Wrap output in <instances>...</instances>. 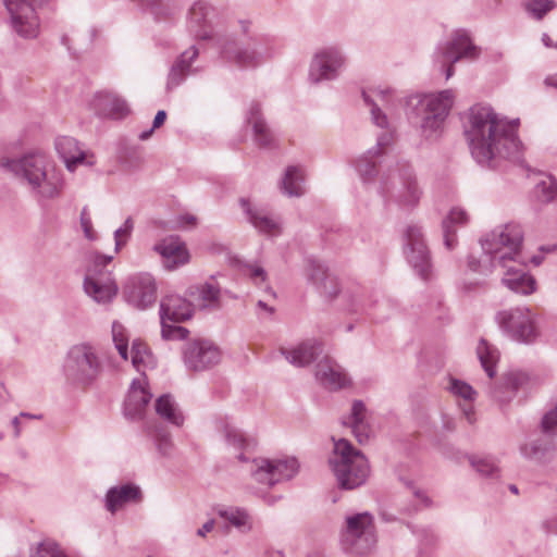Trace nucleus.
Listing matches in <instances>:
<instances>
[{"instance_id": "12", "label": "nucleus", "mask_w": 557, "mask_h": 557, "mask_svg": "<svg viewBox=\"0 0 557 557\" xmlns=\"http://www.w3.org/2000/svg\"><path fill=\"white\" fill-rule=\"evenodd\" d=\"M478 54V48L472 45L468 35L463 32H456L442 55V62L446 66V78L454 75V63L462 58L475 59Z\"/></svg>"}, {"instance_id": "44", "label": "nucleus", "mask_w": 557, "mask_h": 557, "mask_svg": "<svg viewBox=\"0 0 557 557\" xmlns=\"http://www.w3.org/2000/svg\"><path fill=\"white\" fill-rule=\"evenodd\" d=\"M542 426L545 432H557V406L544 416Z\"/></svg>"}, {"instance_id": "20", "label": "nucleus", "mask_w": 557, "mask_h": 557, "mask_svg": "<svg viewBox=\"0 0 557 557\" xmlns=\"http://www.w3.org/2000/svg\"><path fill=\"white\" fill-rule=\"evenodd\" d=\"M151 394L147 388L146 380H134L124 403L125 414L131 418H139L144 414Z\"/></svg>"}, {"instance_id": "31", "label": "nucleus", "mask_w": 557, "mask_h": 557, "mask_svg": "<svg viewBox=\"0 0 557 557\" xmlns=\"http://www.w3.org/2000/svg\"><path fill=\"white\" fill-rule=\"evenodd\" d=\"M198 297L196 300L201 307L214 306L219 301L220 287L214 281L206 282L197 287Z\"/></svg>"}, {"instance_id": "24", "label": "nucleus", "mask_w": 557, "mask_h": 557, "mask_svg": "<svg viewBox=\"0 0 557 557\" xmlns=\"http://www.w3.org/2000/svg\"><path fill=\"white\" fill-rule=\"evenodd\" d=\"M366 408L361 401H355L351 408V414L349 417V426L352 429V433L359 443L366 442L370 437V429L364 422ZM345 424L347 422L345 421Z\"/></svg>"}, {"instance_id": "1", "label": "nucleus", "mask_w": 557, "mask_h": 557, "mask_svg": "<svg viewBox=\"0 0 557 557\" xmlns=\"http://www.w3.org/2000/svg\"><path fill=\"white\" fill-rule=\"evenodd\" d=\"M517 127L518 121L508 122L491 108H473L466 132L473 158L482 164H492L497 159L519 160L522 147Z\"/></svg>"}, {"instance_id": "28", "label": "nucleus", "mask_w": 557, "mask_h": 557, "mask_svg": "<svg viewBox=\"0 0 557 557\" xmlns=\"http://www.w3.org/2000/svg\"><path fill=\"white\" fill-rule=\"evenodd\" d=\"M476 354L481 364L490 377L494 376V368L498 361V351L486 341H480L476 347Z\"/></svg>"}, {"instance_id": "58", "label": "nucleus", "mask_w": 557, "mask_h": 557, "mask_svg": "<svg viewBox=\"0 0 557 557\" xmlns=\"http://www.w3.org/2000/svg\"><path fill=\"white\" fill-rule=\"evenodd\" d=\"M259 306L265 308V305L262 301H259Z\"/></svg>"}, {"instance_id": "54", "label": "nucleus", "mask_w": 557, "mask_h": 557, "mask_svg": "<svg viewBox=\"0 0 557 557\" xmlns=\"http://www.w3.org/2000/svg\"><path fill=\"white\" fill-rule=\"evenodd\" d=\"M545 83L547 85H550V86H554V87H557V74L556 75H552L549 77L546 78Z\"/></svg>"}, {"instance_id": "5", "label": "nucleus", "mask_w": 557, "mask_h": 557, "mask_svg": "<svg viewBox=\"0 0 557 557\" xmlns=\"http://www.w3.org/2000/svg\"><path fill=\"white\" fill-rule=\"evenodd\" d=\"M111 260L112 257L95 255L88 262L84 289L97 302H108L117 293V286L111 274L103 271Z\"/></svg>"}, {"instance_id": "43", "label": "nucleus", "mask_w": 557, "mask_h": 557, "mask_svg": "<svg viewBox=\"0 0 557 557\" xmlns=\"http://www.w3.org/2000/svg\"><path fill=\"white\" fill-rule=\"evenodd\" d=\"M321 290L324 295L334 297L337 294V281L330 274H324L321 283Z\"/></svg>"}, {"instance_id": "39", "label": "nucleus", "mask_w": 557, "mask_h": 557, "mask_svg": "<svg viewBox=\"0 0 557 557\" xmlns=\"http://www.w3.org/2000/svg\"><path fill=\"white\" fill-rule=\"evenodd\" d=\"M134 223L131 218H128L122 227L115 231V250L119 251L127 242L131 233L133 231Z\"/></svg>"}, {"instance_id": "53", "label": "nucleus", "mask_w": 557, "mask_h": 557, "mask_svg": "<svg viewBox=\"0 0 557 557\" xmlns=\"http://www.w3.org/2000/svg\"><path fill=\"white\" fill-rule=\"evenodd\" d=\"M214 528V521L210 520L206 522L200 529H198L197 534L201 537H205L207 533L211 532Z\"/></svg>"}, {"instance_id": "16", "label": "nucleus", "mask_w": 557, "mask_h": 557, "mask_svg": "<svg viewBox=\"0 0 557 557\" xmlns=\"http://www.w3.org/2000/svg\"><path fill=\"white\" fill-rule=\"evenodd\" d=\"M343 64L344 58L337 50H321L312 61L310 76L314 82L332 78Z\"/></svg>"}, {"instance_id": "50", "label": "nucleus", "mask_w": 557, "mask_h": 557, "mask_svg": "<svg viewBox=\"0 0 557 557\" xmlns=\"http://www.w3.org/2000/svg\"><path fill=\"white\" fill-rule=\"evenodd\" d=\"M250 276L256 283L264 282L265 280V273L263 269L257 265L250 267Z\"/></svg>"}, {"instance_id": "40", "label": "nucleus", "mask_w": 557, "mask_h": 557, "mask_svg": "<svg viewBox=\"0 0 557 557\" xmlns=\"http://www.w3.org/2000/svg\"><path fill=\"white\" fill-rule=\"evenodd\" d=\"M553 4L548 0H531L527 4L528 11H530L535 17L542 18L548 11H550Z\"/></svg>"}, {"instance_id": "47", "label": "nucleus", "mask_w": 557, "mask_h": 557, "mask_svg": "<svg viewBox=\"0 0 557 557\" xmlns=\"http://www.w3.org/2000/svg\"><path fill=\"white\" fill-rule=\"evenodd\" d=\"M165 119H166L165 111H163V110L159 111L154 116L152 129L148 133H143L140 135V138L147 139L150 136V134L153 132L154 128H159L161 125H163Z\"/></svg>"}, {"instance_id": "56", "label": "nucleus", "mask_w": 557, "mask_h": 557, "mask_svg": "<svg viewBox=\"0 0 557 557\" xmlns=\"http://www.w3.org/2000/svg\"><path fill=\"white\" fill-rule=\"evenodd\" d=\"M197 55V51L196 50H193L191 51V58L196 57Z\"/></svg>"}, {"instance_id": "35", "label": "nucleus", "mask_w": 557, "mask_h": 557, "mask_svg": "<svg viewBox=\"0 0 557 557\" xmlns=\"http://www.w3.org/2000/svg\"><path fill=\"white\" fill-rule=\"evenodd\" d=\"M33 557H66L60 546L53 541L40 543Z\"/></svg>"}, {"instance_id": "14", "label": "nucleus", "mask_w": 557, "mask_h": 557, "mask_svg": "<svg viewBox=\"0 0 557 557\" xmlns=\"http://www.w3.org/2000/svg\"><path fill=\"white\" fill-rule=\"evenodd\" d=\"M126 297L129 304L139 309L152 306L157 299V287L152 276L140 274L133 277L127 286Z\"/></svg>"}, {"instance_id": "27", "label": "nucleus", "mask_w": 557, "mask_h": 557, "mask_svg": "<svg viewBox=\"0 0 557 557\" xmlns=\"http://www.w3.org/2000/svg\"><path fill=\"white\" fill-rule=\"evenodd\" d=\"M156 411L161 418L173 424L181 425L183 423V416L169 395H163L157 399Z\"/></svg>"}, {"instance_id": "37", "label": "nucleus", "mask_w": 557, "mask_h": 557, "mask_svg": "<svg viewBox=\"0 0 557 557\" xmlns=\"http://www.w3.org/2000/svg\"><path fill=\"white\" fill-rule=\"evenodd\" d=\"M255 139L260 146H267L271 141V134L262 119L256 116L252 119Z\"/></svg>"}, {"instance_id": "25", "label": "nucleus", "mask_w": 557, "mask_h": 557, "mask_svg": "<svg viewBox=\"0 0 557 557\" xmlns=\"http://www.w3.org/2000/svg\"><path fill=\"white\" fill-rule=\"evenodd\" d=\"M320 347L314 342H305L292 350L285 351L286 359L294 366L304 367L319 354Z\"/></svg>"}, {"instance_id": "26", "label": "nucleus", "mask_w": 557, "mask_h": 557, "mask_svg": "<svg viewBox=\"0 0 557 557\" xmlns=\"http://www.w3.org/2000/svg\"><path fill=\"white\" fill-rule=\"evenodd\" d=\"M131 356L134 368L143 374L154 366L153 356L149 347L140 339L133 342Z\"/></svg>"}, {"instance_id": "11", "label": "nucleus", "mask_w": 557, "mask_h": 557, "mask_svg": "<svg viewBox=\"0 0 557 557\" xmlns=\"http://www.w3.org/2000/svg\"><path fill=\"white\" fill-rule=\"evenodd\" d=\"M454 102L451 90H444L437 95H430L423 99L424 117L422 127L435 131L444 122Z\"/></svg>"}, {"instance_id": "18", "label": "nucleus", "mask_w": 557, "mask_h": 557, "mask_svg": "<svg viewBox=\"0 0 557 557\" xmlns=\"http://www.w3.org/2000/svg\"><path fill=\"white\" fill-rule=\"evenodd\" d=\"M57 150L69 171L73 172L78 165H92L95 157L83 151L77 141L67 136L60 137L55 144Z\"/></svg>"}, {"instance_id": "57", "label": "nucleus", "mask_w": 557, "mask_h": 557, "mask_svg": "<svg viewBox=\"0 0 557 557\" xmlns=\"http://www.w3.org/2000/svg\"><path fill=\"white\" fill-rule=\"evenodd\" d=\"M510 488H511V491H512L513 493H517V487H516V486H511Z\"/></svg>"}, {"instance_id": "49", "label": "nucleus", "mask_w": 557, "mask_h": 557, "mask_svg": "<svg viewBox=\"0 0 557 557\" xmlns=\"http://www.w3.org/2000/svg\"><path fill=\"white\" fill-rule=\"evenodd\" d=\"M197 224V218L193 214H184L180 218V226L183 228H189Z\"/></svg>"}, {"instance_id": "52", "label": "nucleus", "mask_w": 557, "mask_h": 557, "mask_svg": "<svg viewBox=\"0 0 557 557\" xmlns=\"http://www.w3.org/2000/svg\"><path fill=\"white\" fill-rule=\"evenodd\" d=\"M393 140V134L391 132H384L380 137L377 141L379 147L388 146L389 143Z\"/></svg>"}, {"instance_id": "19", "label": "nucleus", "mask_w": 557, "mask_h": 557, "mask_svg": "<svg viewBox=\"0 0 557 557\" xmlns=\"http://www.w3.org/2000/svg\"><path fill=\"white\" fill-rule=\"evenodd\" d=\"M92 108L98 114L113 119H122L129 113L124 99L111 91H100L92 99Z\"/></svg>"}, {"instance_id": "36", "label": "nucleus", "mask_w": 557, "mask_h": 557, "mask_svg": "<svg viewBox=\"0 0 557 557\" xmlns=\"http://www.w3.org/2000/svg\"><path fill=\"white\" fill-rule=\"evenodd\" d=\"M225 433L228 443L234 445L235 447L248 448L253 444V441L251 438H246L245 435L234 426L227 425L225 429Z\"/></svg>"}, {"instance_id": "34", "label": "nucleus", "mask_w": 557, "mask_h": 557, "mask_svg": "<svg viewBox=\"0 0 557 557\" xmlns=\"http://www.w3.org/2000/svg\"><path fill=\"white\" fill-rule=\"evenodd\" d=\"M219 515L236 528H250L248 515L239 509L219 510Z\"/></svg>"}, {"instance_id": "15", "label": "nucleus", "mask_w": 557, "mask_h": 557, "mask_svg": "<svg viewBox=\"0 0 557 557\" xmlns=\"http://www.w3.org/2000/svg\"><path fill=\"white\" fill-rule=\"evenodd\" d=\"M153 249L161 256L164 268L171 271L188 263L190 259L185 244L177 237L164 238Z\"/></svg>"}, {"instance_id": "10", "label": "nucleus", "mask_w": 557, "mask_h": 557, "mask_svg": "<svg viewBox=\"0 0 557 557\" xmlns=\"http://www.w3.org/2000/svg\"><path fill=\"white\" fill-rule=\"evenodd\" d=\"M299 465L295 458L267 459L259 458L252 461V476L261 484L271 486L283 480L293 478Z\"/></svg>"}, {"instance_id": "29", "label": "nucleus", "mask_w": 557, "mask_h": 557, "mask_svg": "<svg viewBox=\"0 0 557 557\" xmlns=\"http://www.w3.org/2000/svg\"><path fill=\"white\" fill-rule=\"evenodd\" d=\"M467 222V214L463 210L454 208L450 210L448 216L444 220L445 244L448 248L454 246L455 225H462Z\"/></svg>"}, {"instance_id": "8", "label": "nucleus", "mask_w": 557, "mask_h": 557, "mask_svg": "<svg viewBox=\"0 0 557 557\" xmlns=\"http://www.w3.org/2000/svg\"><path fill=\"white\" fill-rule=\"evenodd\" d=\"M100 369V361L91 346L79 344L71 348L65 364L69 376L86 383L96 379Z\"/></svg>"}, {"instance_id": "30", "label": "nucleus", "mask_w": 557, "mask_h": 557, "mask_svg": "<svg viewBox=\"0 0 557 557\" xmlns=\"http://www.w3.org/2000/svg\"><path fill=\"white\" fill-rule=\"evenodd\" d=\"M304 180L302 171L296 166H289L286 170L284 180H283V189L289 196H299L302 194V188L300 186L301 181Z\"/></svg>"}, {"instance_id": "22", "label": "nucleus", "mask_w": 557, "mask_h": 557, "mask_svg": "<svg viewBox=\"0 0 557 557\" xmlns=\"http://www.w3.org/2000/svg\"><path fill=\"white\" fill-rule=\"evenodd\" d=\"M242 206L246 208L250 223L262 234L275 236L280 234L281 226L265 210L261 208H251L247 200H242Z\"/></svg>"}, {"instance_id": "13", "label": "nucleus", "mask_w": 557, "mask_h": 557, "mask_svg": "<svg viewBox=\"0 0 557 557\" xmlns=\"http://www.w3.org/2000/svg\"><path fill=\"white\" fill-rule=\"evenodd\" d=\"M184 358L190 369L202 370L219 362L220 351L211 342L198 339L186 345Z\"/></svg>"}, {"instance_id": "3", "label": "nucleus", "mask_w": 557, "mask_h": 557, "mask_svg": "<svg viewBox=\"0 0 557 557\" xmlns=\"http://www.w3.org/2000/svg\"><path fill=\"white\" fill-rule=\"evenodd\" d=\"M330 465L339 486L347 490L363 484L370 472L367 458L344 438L334 443Z\"/></svg>"}, {"instance_id": "38", "label": "nucleus", "mask_w": 557, "mask_h": 557, "mask_svg": "<svg viewBox=\"0 0 557 557\" xmlns=\"http://www.w3.org/2000/svg\"><path fill=\"white\" fill-rule=\"evenodd\" d=\"M450 391L454 395L461 397L465 401H472L475 395L473 388L461 381L451 380L450 381Z\"/></svg>"}, {"instance_id": "46", "label": "nucleus", "mask_w": 557, "mask_h": 557, "mask_svg": "<svg viewBox=\"0 0 557 557\" xmlns=\"http://www.w3.org/2000/svg\"><path fill=\"white\" fill-rule=\"evenodd\" d=\"M207 5L203 2H196L190 9L191 17L197 22H201V20L206 16Z\"/></svg>"}, {"instance_id": "32", "label": "nucleus", "mask_w": 557, "mask_h": 557, "mask_svg": "<svg viewBox=\"0 0 557 557\" xmlns=\"http://www.w3.org/2000/svg\"><path fill=\"white\" fill-rule=\"evenodd\" d=\"M537 197L542 201H550L557 197V184L550 175H541L535 188Z\"/></svg>"}, {"instance_id": "42", "label": "nucleus", "mask_w": 557, "mask_h": 557, "mask_svg": "<svg viewBox=\"0 0 557 557\" xmlns=\"http://www.w3.org/2000/svg\"><path fill=\"white\" fill-rule=\"evenodd\" d=\"M357 170L364 180H370L376 172L375 163L367 157L358 161Z\"/></svg>"}, {"instance_id": "6", "label": "nucleus", "mask_w": 557, "mask_h": 557, "mask_svg": "<svg viewBox=\"0 0 557 557\" xmlns=\"http://www.w3.org/2000/svg\"><path fill=\"white\" fill-rule=\"evenodd\" d=\"M193 307L186 299L177 295H169L161 302L162 336L166 339L185 338L187 330L172 325L191 317Z\"/></svg>"}, {"instance_id": "33", "label": "nucleus", "mask_w": 557, "mask_h": 557, "mask_svg": "<svg viewBox=\"0 0 557 557\" xmlns=\"http://www.w3.org/2000/svg\"><path fill=\"white\" fill-rule=\"evenodd\" d=\"M112 338L120 356L127 359L128 336L124 326L117 322L112 325Z\"/></svg>"}, {"instance_id": "4", "label": "nucleus", "mask_w": 557, "mask_h": 557, "mask_svg": "<svg viewBox=\"0 0 557 557\" xmlns=\"http://www.w3.org/2000/svg\"><path fill=\"white\" fill-rule=\"evenodd\" d=\"M1 166L9 169L17 175L37 186L45 197H53L62 187V180L54 169L50 171L46 166V159L41 154H30L22 160L2 159Z\"/></svg>"}, {"instance_id": "7", "label": "nucleus", "mask_w": 557, "mask_h": 557, "mask_svg": "<svg viewBox=\"0 0 557 557\" xmlns=\"http://www.w3.org/2000/svg\"><path fill=\"white\" fill-rule=\"evenodd\" d=\"M496 321L503 331L517 341L530 343L537 336L534 315L527 308L499 311Z\"/></svg>"}, {"instance_id": "21", "label": "nucleus", "mask_w": 557, "mask_h": 557, "mask_svg": "<svg viewBox=\"0 0 557 557\" xmlns=\"http://www.w3.org/2000/svg\"><path fill=\"white\" fill-rule=\"evenodd\" d=\"M408 245L410 247L409 261L419 271L423 278L429 275V256L426 247L422 240L420 228L412 226L407 232Z\"/></svg>"}, {"instance_id": "51", "label": "nucleus", "mask_w": 557, "mask_h": 557, "mask_svg": "<svg viewBox=\"0 0 557 557\" xmlns=\"http://www.w3.org/2000/svg\"><path fill=\"white\" fill-rule=\"evenodd\" d=\"M372 116L376 125L381 127L386 126V116L381 114L380 110L377 108L372 109Z\"/></svg>"}, {"instance_id": "59", "label": "nucleus", "mask_w": 557, "mask_h": 557, "mask_svg": "<svg viewBox=\"0 0 557 557\" xmlns=\"http://www.w3.org/2000/svg\"><path fill=\"white\" fill-rule=\"evenodd\" d=\"M363 97H364L366 101H368V96H367L366 91H363Z\"/></svg>"}, {"instance_id": "45", "label": "nucleus", "mask_w": 557, "mask_h": 557, "mask_svg": "<svg viewBox=\"0 0 557 557\" xmlns=\"http://www.w3.org/2000/svg\"><path fill=\"white\" fill-rule=\"evenodd\" d=\"M473 466L482 474H492L497 469L492 461L486 459L478 460L473 462Z\"/></svg>"}, {"instance_id": "2", "label": "nucleus", "mask_w": 557, "mask_h": 557, "mask_svg": "<svg viewBox=\"0 0 557 557\" xmlns=\"http://www.w3.org/2000/svg\"><path fill=\"white\" fill-rule=\"evenodd\" d=\"M521 243V227L509 224L493 233L482 246L505 269L503 283L516 293L529 295L535 290V280L527 274L524 265L517 260Z\"/></svg>"}, {"instance_id": "55", "label": "nucleus", "mask_w": 557, "mask_h": 557, "mask_svg": "<svg viewBox=\"0 0 557 557\" xmlns=\"http://www.w3.org/2000/svg\"><path fill=\"white\" fill-rule=\"evenodd\" d=\"M471 405L470 404H467L463 406L462 410H463V413L467 416L468 420L471 422Z\"/></svg>"}, {"instance_id": "17", "label": "nucleus", "mask_w": 557, "mask_h": 557, "mask_svg": "<svg viewBox=\"0 0 557 557\" xmlns=\"http://www.w3.org/2000/svg\"><path fill=\"white\" fill-rule=\"evenodd\" d=\"M315 377L321 385L330 391L344 388L350 383L342 367L329 357L318 362Z\"/></svg>"}, {"instance_id": "23", "label": "nucleus", "mask_w": 557, "mask_h": 557, "mask_svg": "<svg viewBox=\"0 0 557 557\" xmlns=\"http://www.w3.org/2000/svg\"><path fill=\"white\" fill-rule=\"evenodd\" d=\"M140 491L137 486L126 484L121 487L111 488L107 494V507L112 513L129 502H138Z\"/></svg>"}, {"instance_id": "9", "label": "nucleus", "mask_w": 557, "mask_h": 557, "mask_svg": "<svg viewBox=\"0 0 557 557\" xmlns=\"http://www.w3.org/2000/svg\"><path fill=\"white\" fill-rule=\"evenodd\" d=\"M345 545L352 554L369 553L374 544L372 518L368 513H359L347 519V531L344 537Z\"/></svg>"}, {"instance_id": "41", "label": "nucleus", "mask_w": 557, "mask_h": 557, "mask_svg": "<svg viewBox=\"0 0 557 557\" xmlns=\"http://www.w3.org/2000/svg\"><path fill=\"white\" fill-rule=\"evenodd\" d=\"M81 226L87 239L95 240L97 238V233L92 226L90 214L86 208L81 212Z\"/></svg>"}, {"instance_id": "48", "label": "nucleus", "mask_w": 557, "mask_h": 557, "mask_svg": "<svg viewBox=\"0 0 557 557\" xmlns=\"http://www.w3.org/2000/svg\"><path fill=\"white\" fill-rule=\"evenodd\" d=\"M528 380L529 376L523 372H516L509 375V382L515 388L522 386Z\"/></svg>"}]
</instances>
